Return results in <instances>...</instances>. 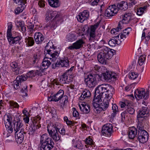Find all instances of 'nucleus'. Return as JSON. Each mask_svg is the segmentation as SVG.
I'll return each instance as SVG.
<instances>
[{
  "label": "nucleus",
  "instance_id": "nucleus-1",
  "mask_svg": "<svg viewBox=\"0 0 150 150\" xmlns=\"http://www.w3.org/2000/svg\"><path fill=\"white\" fill-rule=\"evenodd\" d=\"M92 103L94 110L96 113H99L102 110H105L109 106V101L106 97L100 96L94 97Z\"/></svg>",
  "mask_w": 150,
  "mask_h": 150
},
{
  "label": "nucleus",
  "instance_id": "nucleus-2",
  "mask_svg": "<svg viewBox=\"0 0 150 150\" xmlns=\"http://www.w3.org/2000/svg\"><path fill=\"white\" fill-rule=\"evenodd\" d=\"M114 91V89L111 85L103 84L98 86L96 88L94 97L104 96L107 98H109L112 97Z\"/></svg>",
  "mask_w": 150,
  "mask_h": 150
},
{
  "label": "nucleus",
  "instance_id": "nucleus-3",
  "mask_svg": "<svg viewBox=\"0 0 150 150\" xmlns=\"http://www.w3.org/2000/svg\"><path fill=\"white\" fill-rule=\"evenodd\" d=\"M101 49L97 55L98 61L102 64H106L107 60L112 56L113 52L111 50L106 46H99Z\"/></svg>",
  "mask_w": 150,
  "mask_h": 150
},
{
  "label": "nucleus",
  "instance_id": "nucleus-4",
  "mask_svg": "<svg viewBox=\"0 0 150 150\" xmlns=\"http://www.w3.org/2000/svg\"><path fill=\"white\" fill-rule=\"evenodd\" d=\"M61 124L58 122L50 123L47 126V131L49 135L55 142L60 139V137L58 133Z\"/></svg>",
  "mask_w": 150,
  "mask_h": 150
},
{
  "label": "nucleus",
  "instance_id": "nucleus-5",
  "mask_svg": "<svg viewBox=\"0 0 150 150\" xmlns=\"http://www.w3.org/2000/svg\"><path fill=\"white\" fill-rule=\"evenodd\" d=\"M48 46H46L45 49H46L47 52V53L46 54V56L49 57L50 56V57H46L44 58L42 63V68L44 69H47L51 64L50 61L48 60V59L49 58L51 59L52 61H54L56 60L57 57L58 56L59 53L57 51H54L52 50L48 49Z\"/></svg>",
  "mask_w": 150,
  "mask_h": 150
},
{
  "label": "nucleus",
  "instance_id": "nucleus-6",
  "mask_svg": "<svg viewBox=\"0 0 150 150\" xmlns=\"http://www.w3.org/2000/svg\"><path fill=\"white\" fill-rule=\"evenodd\" d=\"M96 75L87 73L85 76V81L87 86L89 88L94 87L96 85Z\"/></svg>",
  "mask_w": 150,
  "mask_h": 150
},
{
  "label": "nucleus",
  "instance_id": "nucleus-7",
  "mask_svg": "<svg viewBox=\"0 0 150 150\" xmlns=\"http://www.w3.org/2000/svg\"><path fill=\"white\" fill-rule=\"evenodd\" d=\"M64 94V91L62 90H60L57 93L53 95V100L55 102H58L59 100L62 99V101H63L64 104L68 102V97L66 95L63 96Z\"/></svg>",
  "mask_w": 150,
  "mask_h": 150
},
{
  "label": "nucleus",
  "instance_id": "nucleus-8",
  "mask_svg": "<svg viewBox=\"0 0 150 150\" xmlns=\"http://www.w3.org/2000/svg\"><path fill=\"white\" fill-rule=\"evenodd\" d=\"M118 10V8L115 5H111L105 10V16L106 17L110 18L117 14Z\"/></svg>",
  "mask_w": 150,
  "mask_h": 150
},
{
  "label": "nucleus",
  "instance_id": "nucleus-9",
  "mask_svg": "<svg viewBox=\"0 0 150 150\" xmlns=\"http://www.w3.org/2000/svg\"><path fill=\"white\" fill-rule=\"evenodd\" d=\"M113 126L110 123H107L104 125L102 130V134L106 137H110L113 132Z\"/></svg>",
  "mask_w": 150,
  "mask_h": 150
},
{
  "label": "nucleus",
  "instance_id": "nucleus-10",
  "mask_svg": "<svg viewBox=\"0 0 150 150\" xmlns=\"http://www.w3.org/2000/svg\"><path fill=\"white\" fill-rule=\"evenodd\" d=\"M149 134L146 131L137 132L136 137L139 141L142 143H144L147 141Z\"/></svg>",
  "mask_w": 150,
  "mask_h": 150
},
{
  "label": "nucleus",
  "instance_id": "nucleus-11",
  "mask_svg": "<svg viewBox=\"0 0 150 150\" xmlns=\"http://www.w3.org/2000/svg\"><path fill=\"white\" fill-rule=\"evenodd\" d=\"M99 25L98 23L95 24L94 25H91L89 28L88 33L90 35L89 40L91 42H94L96 37V30L98 27Z\"/></svg>",
  "mask_w": 150,
  "mask_h": 150
},
{
  "label": "nucleus",
  "instance_id": "nucleus-12",
  "mask_svg": "<svg viewBox=\"0 0 150 150\" xmlns=\"http://www.w3.org/2000/svg\"><path fill=\"white\" fill-rule=\"evenodd\" d=\"M40 145V150H50L54 147V143L51 139Z\"/></svg>",
  "mask_w": 150,
  "mask_h": 150
},
{
  "label": "nucleus",
  "instance_id": "nucleus-13",
  "mask_svg": "<svg viewBox=\"0 0 150 150\" xmlns=\"http://www.w3.org/2000/svg\"><path fill=\"white\" fill-rule=\"evenodd\" d=\"M101 77L104 80L109 81L110 80L113 81L116 78V76L115 73L111 72L109 71H107L103 73L102 74Z\"/></svg>",
  "mask_w": 150,
  "mask_h": 150
},
{
  "label": "nucleus",
  "instance_id": "nucleus-14",
  "mask_svg": "<svg viewBox=\"0 0 150 150\" xmlns=\"http://www.w3.org/2000/svg\"><path fill=\"white\" fill-rule=\"evenodd\" d=\"M84 43L85 42L82 39H80L73 43L72 45L69 46L68 49L70 50L79 49L82 47Z\"/></svg>",
  "mask_w": 150,
  "mask_h": 150
},
{
  "label": "nucleus",
  "instance_id": "nucleus-15",
  "mask_svg": "<svg viewBox=\"0 0 150 150\" xmlns=\"http://www.w3.org/2000/svg\"><path fill=\"white\" fill-rule=\"evenodd\" d=\"M26 80V77L24 75H22L21 76H17L16 80L13 82V86L14 88L17 89L20 88L19 85L21 84L22 82Z\"/></svg>",
  "mask_w": 150,
  "mask_h": 150
},
{
  "label": "nucleus",
  "instance_id": "nucleus-16",
  "mask_svg": "<svg viewBox=\"0 0 150 150\" xmlns=\"http://www.w3.org/2000/svg\"><path fill=\"white\" fill-rule=\"evenodd\" d=\"M134 96L137 99L146 98V93L144 89H137L134 92Z\"/></svg>",
  "mask_w": 150,
  "mask_h": 150
},
{
  "label": "nucleus",
  "instance_id": "nucleus-17",
  "mask_svg": "<svg viewBox=\"0 0 150 150\" xmlns=\"http://www.w3.org/2000/svg\"><path fill=\"white\" fill-rule=\"evenodd\" d=\"M122 19L121 21L124 24H127L132 19V14L129 13H125L122 15Z\"/></svg>",
  "mask_w": 150,
  "mask_h": 150
},
{
  "label": "nucleus",
  "instance_id": "nucleus-18",
  "mask_svg": "<svg viewBox=\"0 0 150 150\" xmlns=\"http://www.w3.org/2000/svg\"><path fill=\"white\" fill-rule=\"evenodd\" d=\"M40 119L41 117L40 116H39L34 119L32 121V123H31L30 126L33 128V129L35 130L41 127L40 125H39Z\"/></svg>",
  "mask_w": 150,
  "mask_h": 150
},
{
  "label": "nucleus",
  "instance_id": "nucleus-19",
  "mask_svg": "<svg viewBox=\"0 0 150 150\" xmlns=\"http://www.w3.org/2000/svg\"><path fill=\"white\" fill-rule=\"evenodd\" d=\"M23 125L22 121L20 120L15 122L14 123L13 127L14 131L16 132V133H17L19 132V131L23 130Z\"/></svg>",
  "mask_w": 150,
  "mask_h": 150
},
{
  "label": "nucleus",
  "instance_id": "nucleus-20",
  "mask_svg": "<svg viewBox=\"0 0 150 150\" xmlns=\"http://www.w3.org/2000/svg\"><path fill=\"white\" fill-rule=\"evenodd\" d=\"M34 38L37 44H40L43 40L44 38L43 35L40 32L35 33L34 35Z\"/></svg>",
  "mask_w": 150,
  "mask_h": 150
},
{
  "label": "nucleus",
  "instance_id": "nucleus-21",
  "mask_svg": "<svg viewBox=\"0 0 150 150\" xmlns=\"http://www.w3.org/2000/svg\"><path fill=\"white\" fill-rule=\"evenodd\" d=\"M26 132H23V130L20 131L19 132H15V135L17 137V142L18 143L20 144L23 142V140L24 136L26 134Z\"/></svg>",
  "mask_w": 150,
  "mask_h": 150
},
{
  "label": "nucleus",
  "instance_id": "nucleus-22",
  "mask_svg": "<svg viewBox=\"0 0 150 150\" xmlns=\"http://www.w3.org/2000/svg\"><path fill=\"white\" fill-rule=\"evenodd\" d=\"M58 64L62 67H67L69 65V61L67 57L62 58L59 60Z\"/></svg>",
  "mask_w": 150,
  "mask_h": 150
},
{
  "label": "nucleus",
  "instance_id": "nucleus-23",
  "mask_svg": "<svg viewBox=\"0 0 150 150\" xmlns=\"http://www.w3.org/2000/svg\"><path fill=\"white\" fill-rule=\"evenodd\" d=\"M17 26L22 33L25 32L26 30V27L23 21H17L16 23Z\"/></svg>",
  "mask_w": 150,
  "mask_h": 150
},
{
  "label": "nucleus",
  "instance_id": "nucleus-24",
  "mask_svg": "<svg viewBox=\"0 0 150 150\" xmlns=\"http://www.w3.org/2000/svg\"><path fill=\"white\" fill-rule=\"evenodd\" d=\"M137 129L134 127L131 128L129 129L128 132L129 138L130 139H133L137 136Z\"/></svg>",
  "mask_w": 150,
  "mask_h": 150
},
{
  "label": "nucleus",
  "instance_id": "nucleus-25",
  "mask_svg": "<svg viewBox=\"0 0 150 150\" xmlns=\"http://www.w3.org/2000/svg\"><path fill=\"white\" fill-rule=\"evenodd\" d=\"M149 109L146 107H142L139 111V114L137 115L141 116H147L149 115Z\"/></svg>",
  "mask_w": 150,
  "mask_h": 150
},
{
  "label": "nucleus",
  "instance_id": "nucleus-26",
  "mask_svg": "<svg viewBox=\"0 0 150 150\" xmlns=\"http://www.w3.org/2000/svg\"><path fill=\"white\" fill-rule=\"evenodd\" d=\"M79 108L81 111H82L85 114H88L90 111V107L88 104H81L79 105Z\"/></svg>",
  "mask_w": 150,
  "mask_h": 150
},
{
  "label": "nucleus",
  "instance_id": "nucleus-27",
  "mask_svg": "<svg viewBox=\"0 0 150 150\" xmlns=\"http://www.w3.org/2000/svg\"><path fill=\"white\" fill-rule=\"evenodd\" d=\"M117 8L122 10L125 11L127 9L128 5L127 2L122 1L117 5Z\"/></svg>",
  "mask_w": 150,
  "mask_h": 150
},
{
  "label": "nucleus",
  "instance_id": "nucleus-28",
  "mask_svg": "<svg viewBox=\"0 0 150 150\" xmlns=\"http://www.w3.org/2000/svg\"><path fill=\"white\" fill-rule=\"evenodd\" d=\"M91 96L90 91L87 89H85L83 92L82 95L79 97V99L83 100L85 98L89 97Z\"/></svg>",
  "mask_w": 150,
  "mask_h": 150
},
{
  "label": "nucleus",
  "instance_id": "nucleus-29",
  "mask_svg": "<svg viewBox=\"0 0 150 150\" xmlns=\"http://www.w3.org/2000/svg\"><path fill=\"white\" fill-rule=\"evenodd\" d=\"M21 37L18 36L16 37H13L11 39H9L8 42L10 45H11L13 44H17L19 42L20 40L22 38Z\"/></svg>",
  "mask_w": 150,
  "mask_h": 150
},
{
  "label": "nucleus",
  "instance_id": "nucleus-30",
  "mask_svg": "<svg viewBox=\"0 0 150 150\" xmlns=\"http://www.w3.org/2000/svg\"><path fill=\"white\" fill-rule=\"evenodd\" d=\"M25 42L27 47L33 46L35 44V41L33 38L30 37H28L25 39Z\"/></svg>",
  "mask_w": 150,
  "mask_h": 150
},
{
  "label": "nucleus",
  "instance_id": "nucleus-31",
  "mask_svg": "<svg viewBox=\"0 0 150 150\" xmlns=\"http://www.w3.org/2000/svg\"><path fill=\"white\" fill-rule=\"evenodd\" d=\"M57 24V22L53 20L50 22L48 23L45 26V28H48V29H51L52 30L55 29Z\"/></svg>",
  "mask_w": 150,
  "mask_h": 150
},
{
  "label": "nucleus",
  "instance_id": "nucleus-32",
  "mask_svg": "<svg viewBox=\"0 0 150 150\" xmlns=\"http://www.w3.org/2000/svg\"><path fill=\"white\" fill-rule=\"evenodd\" d=\"M84 142L86 144L85 146L86 148L89 147L90 146H92L95 144V142L90 137L86 138L84 140Z\"/></svg>",
  "mask_w": 150,
  "mask_h": 150
},
{
  "label": "nucleus",
  "instance_id": "nucleus-33",
  "mask_svg": "<svg viewBox=\"0 0 150 150\" xmlns=\"http://www.w3.org/2000/svg\"><path fill=\"white\" fill-rule=\"evenodd\" d=\"M42 53L40 52H38L34 54L33 57V64L37 63L41 56Z\"/></svg>",
  "mask_w": 150,
  "mask_h": 150
},
{
  "label": "nucleus",
  "instance_id": "nucleus-34",
  "mask_svg": "<svg viewBox=\"0 0 150 150\" xmlns=\"http://www.w3.org/2000/svg\"><path fill=\"white\" fill-rule=\"evenodd\" d=\"M52 139L51 138L48 137L47 134H44L42 135L40 138V144H41L47 141H50Z\"/></svg>",
  "mask_w": 150,
  "mask_h": 150
},
{
  "label": "nucleus",
  "instance_id": "nucleus-35",
  "mask_svg": "<svg viewBox=\"0 0 150 150\" xmlns=\"http://www.w3.org/2000/svg\"><path fill=\"white\" fill-rule=\"evenodd\" d=\"M48 1L49 4L51 7H57L60 5L58 0H48Z\"/></svg>",
  "mask_w": 150,
  "mask_h": 150
},
{
  "label": "nucleus",
  "instance_id": "nucleus-36",
  "mask_svg": "<svg viewBox=\"0 0 150 150\" xmlns=\"http://www.w3.org/2000/svg\"><path fill=\"white\" fill-rule=\"evenodd\" d=\"M25 4L24 3H23L22 4H18V6L17 8L15 11L16 14H19L23 11L25 6Z\"/></svg>",
  "mask_w": 150,
  "mask_h": 150
},
{
  "label": "nucleus",
  "instance_id": "nucleus-37",
  "mask_svg": "<svg viewBox=\"0 0 150 150\" xmlns=\"http://www.w3.org/2000/svg\"><path fill=\"white\" fill-rule=\"evenodd\" d=\"M112 110L113 112L112 113L111 116L114 117L115 116L116 114L119 112L118 107L115 104H112Z\"/></svg>",
  "mask_w": 150,
  "mask_h": 150
},
{
  "label": "nucleus",
  "instance_id": "nucleus-38",
  "mask_svg": "<svg viewBox=\"0 0 150 150\" xmlns=\"http://www.w3.org/2000/svg\"><path fill=\"white\" fill-rule=\"evenodd\" d=\"M137 120L138 122L142 124H145L146 123L147 120L148 119L147 116H141L137 115Z\"/></svg>",
  "mask_w": 150,
  "mask_h": 150
},
{
  "label": "nucleus",
  "instance_id": "nucleus-39",
  "mask_svg": "<svg viewBox=\"0 0 150 150\" xmlns=\"http://www.w3.org/2000/svg\"><path fill=\"white\" fill-rule=\"evenodd\" d=\"M54 11H48L46 14L45 19L46 21H49L53 18L54 16Z\"/></svg>",
  "mask_w": 150,
  "mask_h": 150
},
{
  "label": "nucleus",
  "instance_id": "nucleus-40",
  "mask_svg": "<svg viewBox=\"0 0 150 150\" xmlns=\"http://www.w3.org/2000/svg\"><path fill=\"white\" fill-rule=\"evenodd\" d=\"M54 12H55L54 13L55 14H54V16L53 17L54 18L53 20L57 22L61 20L62 19V17L61 14L59 13H57L56 11H54Z\"/></svg>",
  "mask_w": 150,
  "mask_h": 150
},
{
  "label": "nucleus",
  "instance_id": "nucleus-41",
  "mask_svg": "<svg viewBox=\"0 0 150 150\" xmlns=\"http://www.w3.org/2000/svg\"><path fill=\"white\" fill-rule=\"evenodd\" d=\"M146 6H144L143 7H140L137 8V15L139 16L142 15L146 11Z\"/></svg>",
  "mask_w": 150,
  "mask_h": 150
},
{
  "label": "nucleus",
  "instance_id": "nucleus-42",
  "mask_svg": "<svg viewBox=\"0 0 150 150\" xmlns=\"http://www.w3.org/2000/svg\"><path fill=\"white\" fill-rule=\"evenodd\" d=\"M75 36L74 34L69 33L66 36V40L68 42H71L75 40Z\"/></svg>",
  "mask_w": 150,
  "mask_h": 150
},
{
  "label": "nucleus",
  "instance_id": "nucleus-43",
  "mask_svg": "<svg viewBox=\"0 0 150 150\" xmlns=\"http://www.w3.org/2000/svg\"><path fill=\"white\" fill-rule=\"evenodd\" d=\"M10 105L11 107L12 108H18L19 105L16 102L13 100H10L9 102Z\"/></svg>",
  "mask_w": 150,
  "mask_h": 150
},
{
  "label": "nucleus",
  "instance_id": "nucleus-44",
  "mask_svg": "<svg viewBox=\"0 0 150 150\" xmlns=\"http://www.w3.org/2000/svg\"><path fill=\"white\" fill-rule=\"evenodd\" d=\"M138 76V74L137 73L131 72L129 74L128 77L130 79L132 80H134L137 78Z\"/></svg>",
  "mask_w": 150,
  "mask_h": 150
},
{
  "label": "nucleus",
  "instance_id": "nucleus-45",
  "mask_svg": "<svg viewBox=\"0 0 150 150\" xmlns=\"http://www.w3.org/2000/svg\"><path fill=\"white\" fill-rule=\"evenodd\" d=\"M146 59V56L145 55H142L141 56L138 60V63L139 65H142Z\"/></svg>",
  "mask_w": 150,
  "mask_h": 150
},
{
  "label": "nucleus",
  "instance_id": "nucleus-46",
  "mask_svg": "<svg viewBox=\"0 0 150 150\" xmlns=\"http://www.w3.org/2000/svg\"><path fill=\"white\" fill-rule=\"evenodd\" d=\"M146 29V28H144L143 30V31L142 32L141 38L142 40H143L144 39H145L146 41H148L150 39V36L149 35H147L146 36L145 33L144 31Z\"/></svg>",
  "mask_w": 150,
  "mask_h": 150
},
{
  "label": "nucleus",
  "instance_id": "nucleus-47",
  "mask_svg": "<svg viewBox=\"0 0 150 150\" xmlns=\"http://www.w3.org/2000/svg\"><path fill=\"white\" fill-rule=\"evenodd\" d=\"M26 130H28L27 132V133L28 132V134L29 135H33L35 131V130L33 129V128L31 127V126H30L27 128V127L26 128Z\"/></svg>",
  "mask_w": 150,
  "mask_h": 150
},
{
  "label": "nucleus",
  "instance_id": "nucleus-48",
  "mask_svg": "<svg viewBox=\"0 0 150 150\" xmlns=\"http://www.w3.org/2000/svg\"><path fill=\"white\" fill-rule=\"evenodd\" d=\"M76 18L78 21L81 23L83 22L84 21L86 20V19L83 17V16L82 15V14L81 12L77 16Z\"/></svg>",
  "mask_w": 150,
  "mask_h": 150
},
{
  "label": "nucleus",
  "instance_id": "nucleus-49",
  "mask_svg": "<svg viewBox=\"0 0 150 150\" xmlns=\"http://www.w3.org/2000/svg\"><path fill=\"white\" fill-rule=\"evenodd\" d=\"M7 130L9 133H11L13 131V129L12 128L11 124H9V123L5 125Z\"/></svg>",
  "mask_w": 150,
  "mask_h": 150
},
{
  "label": "nucleus",
  "instance_id": "nucleus-50",
  "mask_svg": "<svg viewBox=\"0 0 150 150\" xmlns=\"http://www.w3.org/2000/svg\"><path fill=\"white\" fill-rule=\"evenodd\" d=\"M144 124H142L140 123H138V126L137 127V129H138V132L142 131H145L144 130V126L145 125Z\"/></svg>",
  "mask_w": 150,
  "mask_h": 150
},
{
  "label": "nucleus",
  "instance_id": "nucleus-51",
  "mask_svg": "<svg viewBox=\"0 0 150 150\" xmlns=\"http://www.w3.org/2000/svg\"><path fill=\"white\" fill-rule=\"evenodd\" d=\"M35 76V74L34 73V71L31 70L27 74L26 76H24L26 77V80L27 77L29 78H32L33 77Z\"/></svg>",
  "mask_w": 150,
  "mask_h": 150
},
{
  "label": "nucleus",
  "instance_id": "nucleus-52",
  "mask_svg": "<svg viewBox=\"0 0 150 150\" xmlns=\"http://www.w3.org/2000/svg\"><path fill=\"white\" fill-rule=\"evenodd\" d=\"M68 76L64 73L62 76L59 79V81L62 83H64L68 79Z\"/></svg>",
  "mask_w": 150,
  "mask_h": 150
},
{
  "label": "nucleus",
  "instance_id": "nucleus-53",
  "mask_svg": "<svg viewBox=\"0 0 150 150\" xmlns=\"http://www.w3.org/2000/svg\"><path fill=\"white\" fill-rule=\"evenodd\" d=\"M117 42V41L116 39H112L109 41L108 44L111 46H115Z\"/></svg>",
  "mask_w": 150,
  "mask_h": 150
},
{
  "label": "nucleus",
  "instance_id": "nucleus-54",
  "mask_svg": "<svg viewBox=\"0 0 150 150\" xmlns=\"http://www.w3.org/2000/svg\"><path fill=\"white\" fill-rule=\"evenodd\" d=\"M127 109L126 110L127 112H128L130 114L133 115L134 114L135 110L133 108L130 107H127Z\"/></svg>",
  "mask_w": 150,
  "mask_h": 150
},
{
  "label": "nucleus",
  "instance_id": "nucleus-55",
  "mask_svg": "<svg viewBox=\"0 0 150 150\" xmlns=\"http://www.w3.org/2000/svg\"><path fill=\"white\" fill-rule=\"evenodd\" d=\"M132 30V28L129 27H128L127 28L124 29L122 33L128 36L129 34L130 31Z\"/></svg>",
  "mask_w": 150,
  "mask_h": 150
},
{
  "label": "nucleus",
  "instance_id": "nucleus-56",
  "mask_svg": "<svg viewBox=\"0 0 150 150\" xmlns=\"http://www.w3.org/2000/svg\"><path fill=\"white\" fill-rule=\"evenodd\" d=\"M123 23L121 21L119 22L117 27L115 28L117 30L118 32L123 28Z\"/></svg>",
  "mask_w": 150,
  "mask_h": 150
},
{
  "label": "nucleus",
  "instance_id": "nucleus-57",
  "mask_svg": "<svg viewBox=\"0 0 150 150\" xmlns=\"http://www.w3.org/2000/svg\"><path fill=\"white\" fill-rule=\"evenodd\" d=\"M82 14V15L83 16V17L85 18L86 19H87L89 16V13L88 11L84 10L82 12H81Z\"/></svg>",
  "mask_w": 150,
  "mask_h": 150
},
{
  "label": "nucleus",
  "instance_id": "nucleus-58",
  "mask_svg": "<svg viewBox=\"0 0 150 150\" xmlns=\"http://www.w3.org/2000/svg\"><path fill=\"white\" fill-rule=\"evenodd\" d=\"M27 86H25L23 88H22L21 90V92L23 93H25V94L23 95L25 96H27L28 95L27 92Z\"/></svg>",
  "mask_w": 150,
  "mask_h": 150
},
{
  "label": "nucleus",
  "instance_id": "nucleus-59",
  "mask_svg": "<svg viewBox=\"0 0 150 150\" xmlns=\"http://www.w3.org/2000/svg\"><path fill=\"white\" fill-rule=\"evenodd\" d=\"M14 3L18 4H21L24 3V4L26 3V0H13Z\"/></svg>",
  "mask_w": 150,
  "mask_h": 150
},
{
  "label": "nucleus",
  "instance_id": "nucleus-60",
  "mask_svg": "<svg viewBox=\"0 0 150 150\" xmlns=\"http://www.w3.org/2000/svg\"><path fill=\"white\" fill-rule=\"evenodd\" d=\"M74 68V67H71L68 70L65 72L68 76H71L72 74V70Z\"/></svg>",
  "mask_w": 150,
  "mask_h": 150
},
{
  "label": "nucleus",
  "instance_id": "nucleus-61",
  "mask_svg": "<svg viewBox=\"0 0 150 150\" xmlns=\"http://www.w3.org/2000/svg\"><path fill=\"white\" fill-rule=\"evenodd\" d=\"M74 147H76L79 149H82L83 147V145L80 141H78L77 142L76 144Z\"/></svg>",
  "mask_w": 150,
  "mask_h": 150
},
{
  "label": "nucleus",
  "instance_id": "nucleus-62",
  "mask_svg": "<svg viewBox=\"0 0 150 150\" xmlns=\"http://www.w3.org/2000/svg\"><path fill=\"white\" fill-rule=\"evenodd\" d=\"M90 28L87 25H85L82 29V31L84 33H88Z\"/></svg>",
  "mask_w": 150,
  "mask_h": 150
},
{
  "label": "nucleus",
  "instance_id": "nucleus-63",
  "mask_svg": "<svg viewBox=\"0 0 150 150\" xmlns=\"http://www.w3.org/2000/svg\"><path fill=\"white\" fill-rule=\"evenodd\" d=\"M6 120L7 122H6V121L4 120V121L5 125H6L7 123H9V124H11V118L10 116H7Z\"/></svg>",
  "mask_w": 150,
  "mask_h": 150
},
{
  "label": "nucleus",
  "instance_id": "nucleus-64",
  "mask_svg": "<svg viewBox=\"0 0 150 150\" xmlns=\"http://www.w3.org/2000/svg\"><path fill=\"white\" fill-rule=\"evenodd\" d=\"M73 116L74 117H77L79 116V112H77L76 109L74 108H73Z\"/></svg>",
  "mask_w": 150,
  "mask_h": 150
}]
</instances>
